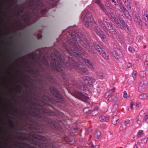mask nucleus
Wrapping results in <instances>:
<instances>
[{
  "label": "nucleus",
  "mask_w": 148,
  "mask_h": 148,
  "mask_svg": "<svg viewBox=\"0 0 148 148\" xmlns=\"http://www.w3.org/2000/svg\"><path fill=\"white\" fill-rule=\"evenodd\" d=\"M145 65L146 68V69H147L148 68V61H146L145 62Z\"/></svg>",
  "instance_id": "40"
},
{
  "label": "nucleus",
  "mask_w": 148,
  "mask_h": 148,
  "mask_svg": "<svg viewBox=\"0 0 148 148\" xmlns=\"http://www.w3.org/2000/svg\"><path fill=\"white\" fill-rule=\"evenodd\" d=\"M129 42L131 44H132L134 42V40L132 39L129 38L128 40Z\"/></svg>",
  "instance_id": "39"
},
{
  "label": "nucleus",
  "mask_w": 148,
  "mask_h": 148,
  "mask_svg": "<svg viewBox=\"0 0 148 148\" xmlns=\"http://www.w3.org/2000/svg\"><path fill=\"white\" fill-rule=\"evenodd\" d=\"M48 63L47 62L45 64L47 65H48Z\"/></svg>",
  "instance_id": "55"
},
{
  "label": "nucleus",
  "mask_w": 148,
  "mask_h": 148,
  "mask_svg": "<svg viewBox=\"0 0 148 148\" xmlns=\"http://www.w3.org/2000/svg\"><path fill=\"white\" fill-rule=\"evenodd\" d=\"M134 105V104L133 103H132L130 104V108L131 110H132L133 106Z\"/></svg>",
  "instance_id": "48"
},
{
  "label": "nucleus",
  "mask_w": 148,
  "mask_h": 148,
  "mask_svg": "<svg viewBox=\"0 0 148 148\" xmlns=\"http://www.w3.org/2000/svg\"><path fill=\"white\" fill-rule=\"evenodd\" d=\"M112 2H114V3H116V1H115V0H112Z\"/></svg>",
  "instance_id": "50"
},
{
  "label": "nucleus",
  "mask_w": 148,
  "mask_h": 148,
  "mask_svg": "<svg viewBox=\"0 0 148 148\" xmlns=\"http://www.w3.org/2000/svg\"><path fill=\"white\" fill-rule=\"evenodd\" d=\"M145 140V141L143 142L144 143H145V142H146L147 140V139L146 138H145L144 139Z\"/></svg>",
  "instance_id": "53"
},
{
  "label": "nucleus",
  "mask_w": 148,
  "mask_h": 148,
  "mask_svg": "<svg viewBox=\"0 0 148 148\" xmlns=\"http://www.w3.org/2000/svg\"><path fill=\"white\" fill-rule=\"evenodd\" d=\"M70 36L71 39L69 40H68V42L71 46H73L74 48L72 47L69 49L66 43L64 44L63 47L70 55L76 57L80 61L81 63H85L89 68L91 69H94L93 64L90 60L83 59L81 55L82 54L85 56L87 57V53L77 44L80 43L81 44L82 43L81 38H83V37L81 30H77L72 33L70 34Z\"/></svg>",
  "instance_id": "3"
},
{
  "label": "nucleus",
  "mask_w": 148,
  "mask_h": 148,
  "mask_svg": "<svg viewBox=\"0 0 148 148\" xmlns=\"http://www.w3.org/2000/svg\"><path fill=\"white\" fill-rule=\"evenodd\" d=\"M140 103L136 104V107H139L140 106Z\"/></svg>",
  "instance_id": "49"
},
{
  "label": "nucleus",
  "mask_w": 148,
  "mask_h": 148,
  "mask_svg": "<svg viewBox=\"0 0 148 148\" xmlns=\"http://www.w3.org/2000/svg\"><path fill=\"white\" fill-rule=\"evenodd\" d=\"M96 3H97L100 7L103 10L104 6L101 3L100 0H93Z\"/></svg>",
  "instance_id": "24"
},
{
  "label": "nucleus",
  "mask_w": 148,
  "mask_h": 148,
  "mask_svg": "<svg viewBox=\"0 0 148 148\" xmlns=\"http://www.w3.org/2000/svg\"><path fill=\"white\" fill-rule=\"evenodd\" d=\"M146 73L144 71H140L139 72V75L141 77H143L146 75Z\"/></svg>",
  "instance_id": "26"
},
{
  "label": "nucleus",
  "mask_w": 148,
  "mask_h": 148,
  "mask_svg": "<svg viewBox=\"0 0 148 148\" xmlns=\"http://www.w3.org/2000/svg\"><path fill=\"white\" fill-rule=\"evenodd\" d=\"M129 51L132 53H134L135 52V49L133 47L129 46L128 48Z\"/></svg>",
  "instance_id": "29"
},
{
  "label": "nucleus",
  "mask_w": 148,
  "mask_h": 148,
  "mask_svg": "<svg viewBox=\"0 0 148 148\" xmlns=\"http://www.w3.org/2000/svg\"><path fill=\"white\" fill-rule=\"evenodd\" d=\"M123 26L121 27L122 29H124L127 33H129L130 32V29L127 25L125 23H123Z\"/></svg>",
  "instance_id": "17"
},
{
  "label": "nucleus",
  "mask_w": 148,
  "mask_h": 148,
  "mask_svg": "<svg viewBox=\"0 0 148 148\" xmlns=\"http://www.w3.org/2000/svg\"><path fill=\"white\" fill-rule=\"evenodd\" d=\"M143 16L145 20L148 22V12H145Z\"/></svg>",
  "instance_id": "25"
},
{
  "label": "nucleus",
  "mask_w": 148,
  "mask_h": 148,
  "mask_svg": "<svg viewBox=\"0 0 148 148\" xmlns=\"http://www.w3.org/2000/svg\"><path fill=\"white\" fill-rule=\"evenodd\" d=\"M123 26L121 27L122 29H124L127 33H129L130 32V29L127 25L125 23H123Z\"/></svg>",
  "instance_id": "15"
},
{
  "label": "nucleus",
  "mask_w": 148,
  "mask_h": 148,
  "mask_svg": "<svg viewBox=\"0 0 148 148\" xmlns=\"http://www.w3.org/2000/svg\"><path fill=\"white\" fill-rule=\"evenodd\" d=\"M123 130V127L122 125H121L119 128V130L120 131H122Z\"/></svg>",
  "instance_id": "47"
},
{
  "label": "nucleus",
  "mask_w": 148,
  "mask_h": 148,
  "mask_svg": "<svg viewBox=\"0 0 148 148\" xmlns=\"http://www.w3.org/2000/svg\"><path fill=\"white\" fill-rule=\"evenodd\" d=\"M101 134L100 131L97 130L96 131L94 136V139L95 140L97 141L100 138Z\"/></svg>",
  "instance_id": "13"
},
{
  "label": "nucleus",
  "mask_w": 148,
  "mask_h": 148,
  "mask_svg": "<svg viewBox=\"0 0 148 148\" xmlns=\"http://www.w3.org/2000/svg\"><path fill=\"white\" fill-rule=\"evenodd\" d=\"M143 131L141 130H139L137 133V137L138 138H140L143 135Z\"/></svg>",
  "instance_id": "27"
},
{
  "label": "nucleus",
  "mask_w": 148,
  "mask_h": 148,
  "mask_svg": "<svg viewBox=\"0 0 148 148\" xmlns=\"http://www.w3.org/2000/svg\"><path fill=\"white\" fill-rule=\"evenodd\" d=\"M126 6L129 9H131V6L130 4V3L128 2V0H127V1H126V2H124Z\"/></svg>",
  "instance_id": "28"
},
{
  "label": "nucleus",
  "mask_w": 148,
  "mask_h": 148,
  "mask_svg": "<svg viewBox=\"0 0 148 148\" xmlns=\"http://www.w3.org/2000/svg\"><path fill=\"white\" fill-rule=\"evenodd\" d=\"M37 37L38 39H39L42 37V36L41 34H38L37 35Z\"/></svg>",
  "instance_id": "44"
},
{
  "label": "nucleus",
  "mask_w": 148,
  "mask_h": 148,
  "mask_svg": "<svg viewBox=\"0 0 148 148\" xmlns=\"http://www.w3.org/2000/svg\"><path fill=\"white\" fill-rule=\"evenodd\" d=\"M123 26L121 27L122 29H124L127 33H129L130 32V29L127 25L125 23H123Z\"/></svg>",
  "instance_id": "18"
},
{
  "label": "nucleus",
  "mask_w": 148,
  "mask_h": 148,
  "mask_svg": "<svg viewBox=\"0 0 148 148\" xmlns=\"http://www.w3.org/2000/svg\"><path fill=\"white\" fill-rule=\"evenodd\" d=\"M29 7L32 10L33 16H31L26 12L23 18L24 21L29 25L35 22L39 17L46 16L45 14L49 8L44 4L42 0H30Z\"/></svg>",
  "instance_id": "5"
},
{
  "label": "nucleus",
  "mask_w": 148,
  "mask_h": 148,
  "mask_svg": "<svg viewBox=\"0 0 148 148\" xmlns=\"http://www.w3.org/2000/svg\"><path fill=\"white\" fill-rule=\"evenodd\" d=\"M142 38L140 36H138L136 38V41L137 42H139L141 41L142 40Z\"/></svg>",
  "instance_id": "32"
},
{
  "label": "nucleus",
  "mask_w": 148,
  "mask_h": 148,
  "mask_svg": "<svg viewBox=\"0 0 148 148\" xmlns=\"http://www.w3.org/2000/svg\"><path fill=\"white\" fill-rule=\"evenodd\" d=\"M147 96L148 95L147 94L143 93L139 95V97L141 99H147Z\"/></svg>",
  "instance_id": "23"
},
{
  "label": "nucleus",
  "mask_w": 148,
  "mask_h": 148,
  "mask_svg": "<svg viewBox=\"0 0 148 148\" xmlns=\"http://www.w3.org/2000/svg\"><path fill=\"white\" fill-rule=\"evenodd\" d=\"M123 93H124V95H123V97H124V98H125V97H127V93L126 92V91H124V92Z\"/></svg>",
  "instance_id": "41"
},
{
  "label": "nucleus",
  "mask_w": 148,
  "mask_h": 148,
  "mask_svg": "<svg viewBox=\"0 0 148 148\" xmlns=\"http://www.w3.org/2000/svg\"><path fill=\"white\" fill-rule=\"evenodd\" d=\"M140 147L139 143L136 144L134 147V148H138Z\"/></svg>",
  "instance_id": "43"
},
{
  "label": "nucleus",
  "mask_w": 148,
  "mask_h": 148,
  "mask_svg": "<svg viewBox=\"0 0 148 148\" xmlns=\"http://www.w3.org/2000/svg\"><path fill=\"white\" fill-rule=\"evenodd\" d=\"M70 36L71 39L69 40H68V42L71 46H73L74 48L72 47L69 49L66 43L64 44L63 47L70 55L76 57L80 61L81 63H85L89 68L91 69H94L93 64L90 60L83 59L81 55L82 54L85 56L87 57V53L77 44L80 43L81 44L82 43L81 38H83V37L81 30H77L72 33L70 34Z\"/></svg>",
  "instance_id": "2"
},
{
  "label": "nucleus",
  "mask_w": 148,
  "mask_h": 148,
  "mask_svg": "<svg viewBox=\"0 0 148 148\" xmlns=\"http://www.w3.org/2000/svg\"><path fill=\"white\" fill-rule=\"evenodd\" d=\"M134 21L136 23H139L140 21V19L138 14H135V15L134 16Z\"/></svg>",
  "instance_id": "22"
},
{
  "label": "nucleus",
  "mask_w": 148,
  "mask_h": 148,
  "mask_svg": "<svg viewBox=\"0 0 148 148\" xmlns=\"http://www.w3.org/2000/svg\"><path fill=\"white\" fill-rule=\"evenodd\" d=\"M115 90L114 88H113L112 89L110 90L108 92H107L106 93V95H107L108 96L109 95H110V93H112Z\"/></svg>",
  "instance_id": "31"
},
{
  "label": "nucleus",
  "mask_w": 148,
  "mask_h": 148,
  "mask_svg": "<svg viewBox=\"0 0 148 148\" xmlns=\"http://www.w3.org/2000/svg\"><path fill=\"white\" fill-rule=\"evenodd\" d=\"M25 10V7H22L20 8L19 10L21 12H24Z\"/></svg>",
  "instance_id": "37"
},
{
  "label": "nucleus",
  "mask_w": 148,
  "mask_h": 148,
  "mask_svg": "<svg viewBox=\"0 0 148 148\" xmlns=\"http://www.w3.org/2000/svg\"><path fill=\"white\" fill-rule=\"evenodd\" d=\"M58 2L55 0H48L47 3L51 6L53 7L56 6L57 5Z\"/></svg>",
  "instance_id": "14"
},
{
  "label": "nucleus",
  "mask_w": 148,
  "mask_h": 148,
  "mask_svg": "<svg viewBox=\"0 0 148 148\" xmlns=\"http://www.w3.org/2000/svg\"><path fill=\"white\" fill-rule=\"evenodd\" d=\"M119 119V116L118 115L114 116L113 119L112 123L114 125H116L117 123V121Z\"/></svg>",
  "instance_id": "20"
},
{
  "label": "nucleus",
  "mask_w": 148,
  "mask_h": 148,
  "mask_svg": "<svg viewBox=\"0 0 148 148\" xmlns=\"http://www.w3.org/2000/svg\"><path fill=\"white\" fill-rule=\"evenodd\" d=\"M80 18L82 19H84L85 25L91 30L95 31L103 41H105V36L100 28V26L109 36L117 32L116 26L112 23H108L107 22V19L104 18L103 21L99 20L95 22L91 14L85 10L82 12Z\"/></svg>",
  "instance_id": "1"
},
{
  "label": "nucleus",
  "mask_w": 148,
  "mask_h": 148,
  "mask_svg": "<svg viewBox=\"0 0 148 148\" xmlns=\"http://www.w3.org/2000/svg\"><path fill=\"white\" fill-rule=\"evenodd\" d=\"M81 40H82L81 44L89 52L93 53V49L95 48L100 54L106 60L108 59V55L106 54L105 52L96 43L93 44L92 43L90 44L89 42L84 37L81 38Z\"/></svg>",
  "instance_id": "6"
},
{
  "label": "nucleus",
  "mask_w": 148,
  "mask_h": 148,
  "mask_svg": "<svg viewBox=\"0 0 148 148\" xmlns=\"http://www.w3.org/2000/svg\"><path fill=\"white\" fill-rule=\"evenodd\" d=\"M75 96L77 98L84 101H86L89 99V98L85 96L81 92L77 91L75 93Z\"/></svg>",
  "instance_id": "9"
},
{
  "label": "nucleus",
  "mask_w": 148,
  "mask_h": 148,
  "mask_svg": "<svg viewBox=\"0 0 148 148\" xmlns=\"http://www.w3.org/2000/svg\"><path fill=\"white\" fill-rule=\"evenodd\" d=\"M115 99V97L113 96L109 97L108 100L110 101H112Z\"/></svg>",
  "instance_id": "34"
},
{
  "label": "nucleus",
  "mask_w": 148,
  "mask_h": 148,
  "mask_svg": "<svg viewBox=\"0 0 148 148\" xmlns=\"http://www.w3.org/2000/svg\"><path fill=\"white\" fill-rule=\"evenodd\" d=\"M119 6L120 8L123 11L125 15L128 19H130L131 17L130 16L129 13L128 11H127L125 7L124 6V5L121 3H120Z\"/></svg>",
  "instance_id": "11"
},
{
  "label": "nucleus",
  "mask_w": 148,
  "mask_h": 148,
  "mask_svg": "<svg viewBox=\"0 0 148 148\" xmlns=\"http://www.w3.org/2000/svg\"><path fill=\"white\" fill-rule=\"evenodd\" d=\"M100 121L102 122H107L109 121V118L108 117L103 116L99 118Z\"/></svg>",
  "instance_id": "19"
},
{
  "label": "nucleus",
  "mask_w": 148,
  "mask_h": 148,
  "mask_svg": "<svg viewBox=\"0 0 148 148\" xmlns=\"http://www.w3.org/2000/svg\"><path fill=\"white\" fill-rule=\"evenodd\" d=\"M110 15L111 16V17L113 18V19H114V21H115V22L117 24H119V22L117 20H116L115 18L113 16H114V15H113V16H112V15L111 14H110Z\"/></svg>",
  "instance_id": "38"
},
{
  "label": "nucleus",
  "mask_w": 148,
  "mask_h": 148,
  "mask_svg": "<svg viewBox=\"0 0 148 148\" xmlns=\"http://www.w3.org/2000/svg\"><path fill=\"white\" fill-rule=\"evenodd\" d=\"M125 67L127 68H129L132 67V61L129 60L126 61L125 63Z\"/></svg>",
  "instance_id": "21"
},
{
  "label": "nucleus",
  "mask_w": 148,
  "mask_h": 148,
  "mask_svg": "<svg viewBox=\"0 0 148 148\" xmlns=\"http://www.w3.org/2000/svg\"><path fill=\"white\" fill-rule=\"evenodd\" d=\"M135 13H135V12H133V14H135Z\"/></svg>",
  "instance_id": "56"
},
{
  "label": "nucleus",
  "mask_w": 148,
  "mask_h": 148,
  "mask_svg": "<svg viewBox=\"0 0 148 148\" xmlns=\"http://www.w3.org/2000/svg\"><path fill=\"white\" fill-rule=\"evenodd\" d=\"M89 111V110L88 108H85L84 110V112H87Z\"/></svg>",
  "instance_id": "45"
},
{
  "label": "nucleus",
  "mask_w": 148,
  "mask_h": 148,
  "mask_svg": "<svg viewBox=\"0 0 148 148\" xmlns=\"http://www.w3.org/2000/svg\"><path fill=\"white\" fill-rule=\"evenodd\" d=\"M88 130L89 131V132H90L92 131L91 130L90 128H89Z\"/></svg>",
  "instance_id": "51"
},
{
  "label": "nucleus",
  "mask_w": 148,
  "mask_h": 148,
  "mask_svg": "<svg viewBox=\"0 0 148 148\" xmlns=\"http://www.w3.org/2000/svg\"><path fill=\"white\" fill-rule=\"evenodd\" d=\"M146 47V46L145 45H144L143 46V48H144V49Z\"/></svg>",
  "instance_id": "52"
},
{
  "label": "nucleus",
  "mask_w": 148,
  "mask_h": 148,
  "mask_svg": "<svg viewBox=\"0 0 148 148\" xmlns=\"http://www.w3.org/2000/svg\"><path fill=\"white\" fill-rule=\"evenodd\" d=\"M88 145L90 147H92L94 145L93 143L91 142H89L88 143Z\"/></svg>",
  "instance_id": "42"
},
{
  "label": "nucleus",
  "mask_w": 148,
  "mask_h": 148,
  "mask_svg": "<svg viewBox=\"0 0 148 148\" xmlns=\"http://www.w3.org/2000/svg\"><path fill=\"white\" fill-rule=\"evenodd\" d=\"M123 26L121 27L122 29H124L127 33H129L130 32V29L127 25L125 23H123Z\"/></svg>",
  "instance_id": "16"
},
{
  "label": "nucleus",
  "mask_w": 148,
  "mask_h": 148,
  "mask_svg": "<svg viewBox=\"0 0 148 148\" xmlns=\"http://www.w3.org/2000/svg\"><path fill=\"white\" fill-rule=\"evenodd\" d=\"M144 122L148 123V113L144 110H142L138 116L137 123L140 125Z\"/></svg>",
  "instance_id": "7"
},
{
  "label": "nucleus",
  "mask_w": 148,
  "mask_h": 148,
  "mask_svg": "<svg viewBox=\"0 0 148 148\" xmlns=\"http://www.w3.org/2000/svg\"><path fill=\"white\" fill-rule=\"evenodd\" d=\"M136 71L133 72L132 74V76L134 78V79H135L136 77Z\"/></svg>",
  "instance_id": "35"
},
{
  "label": "nucleus",
  "mask_w": 148,
  "mask_h": 148,
  "mask_svg": "<svg viewBox=\"0 0 148 148\" xmlns=\"http://www.w3.org/2000/svg\"><path fill=\"white\" fill-rule=\"evenodd\" d=\"M50 90L51 92L54 94L56 97L60 99H61L62 98V96L59 91L56 88H53L52 89L51 88H50Z\"/></svg>",
  "instance_id": "12"
},
{
  "label": "nucleus",
  "mask_w": 148,
  "mask_h": 148,
  "mask_svg": "<svg viewBox=\"0 0 148 148\" xmlns=\"http://www.w3.org/2000/svg\"><path fill=\"white\" fill-rule=\"evenodd\" d=\"M83 80L85 82V84H83V83L82 84V85L80 86L77 85V86L79 87V90H84V86L86 85L87 84H90L91 83H94L95 82L94 79L89 77L85 76L83 78Z\"/></svg>",
  "instance_id": "8"
},
{
  "label": "nucleus",
  "mask_w": 148,
  "mask_h": 148,
  "mask_svg": "<svg viewBox=\"0 0 148 148\" xmlns=\"http://www.w3.org/2000/svg\"><path fill=\"white\" fill-rule=\"evenodd\" d=\"M97 75L101 79H102L103 78V74L102 73L99 74V73H97Z\"/></svg>",
  "instance_id": "36"
},
{
  "label": "nucleus",
  "mask_w": 148,
  "mask_h": 148,
  "mask_svg": "<svg viewBox=\"0 0 148 148\" xmlns=\"http://www.w3.org/2000/svg\"><path fill=\"white\" fill-rule=\"evenodd\" d=\"M52 61L51 62V66L52 68L54 70L60 72L63 69L65 66L64 63L65 62L64 58L59 54L58 52L55 53H52L51 56ZM70 62H67L65 66L68 69H71L74 67L77 69L79 73L82 74L86 75L88 73V71L87 68L82 65L78 64L77 65L74 60L71 58H68Z\"/></svg>",
  "instance_id": "4"
},
{
  "label": "nucleus",
  "mask_w": 148,
  "mask_h": 148,
  "mask_svg": "<svg viewBox=\"0 0 148 148\" xmlns=\"http://www.w3.org/2000/svg\"><path fill=\"white\" fill-rule=\"evenodd\" d=\"M92 148H99V145H94L93 146V147Z\"/></svg>",
  "instance_id": "46"
},
{
  "label": "nucleus",
  "mask_w": 148,
  "mask_h": 148,
  "mask_svg": "<svg viewBox=\"0 0 148 148\" xmlns=\"http://www.w3.org/2000/svg\"><path fill=\"white\" fill-rule=\"evenodd\" d=\"M127 0H123L124 2H126V1H127Z\"/></svg>",
  "instance_id": "54"
},
{
  "label": "nucleus",
  "mask_w": 148,
  "mask_h": 148,
  "mask_svg": "<svg viewBox=\"0 0 148 148\" xmlns=\"http://www.w3.org/2000/svg\"><path fill=\"white\" fill-rule=\"evenodd\" d=\"M147 86V82L145 81H143L141 82L138 87V90L139 92H145Z\"/></svg>",
  "instance_id": "10"
},
{
  "label": "nucleus",
  "mask_w": 148,
  "mask_h": 148,
  "mask_svg": "<svg viewBox=\"0 0 148 148\" xmlns=\"http://www.w3.org/2000/svg\"><path fill=\"white\" fill-rule=\"evenodd\" d=\"M124 124L126 126H127L128 125L130 124V121L129 120H127L125 121Z\"/></svg>",
  "instance_id": "33"
},
{
  "label": "nucleus",
  "mask_w": 148,
  "mask_h": 148,
  "mask_svg": "<svg viewBox=\"0 0 148 148\" xmlns=\"http://www.w3.org/2000/svg\"><path fill=\"white\" fill-rule=\"evenodd\" d=\"M118 40L121 43L124 42V38L121 36L120 37V38L118 39Z\"/></svg>",
  "instance_id": "30"
}]
</instances>
